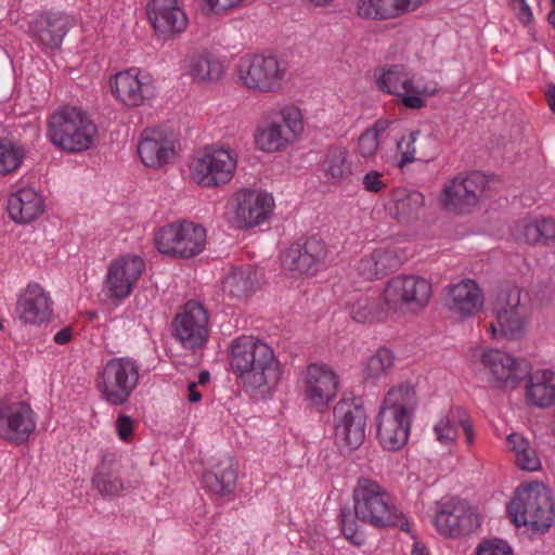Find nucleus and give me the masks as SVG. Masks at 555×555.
Returning <instances> with one entry per match:
<instances>
[{"label":"nucleus","instance_id":"nucleus-1","mask_svg":"<svg viewBox=\"0 0 555 555\" xmlns=\"http://www.w3.org/2000/svg\"><path fill=\"white\" fill-rule=\"evenodd\" d=\"M229 361L244 387L262 392L275 387L282 376L273 348L253 335H241L229 345Z\"/></svg>","mask_w":555,"mask_h":555},{"label":"nucleus","instance_id":"nucleus-2","mask_svg":"<svg viewBox=\"0 0 555 555\" xmlns=\"http://www.w3.org/2000/svg\"><path fill=\"white\" fill-rule=\"evenodd\" d=\"M96 133V125L86 112L75 106L60 107L48 120L49 140L65 152L79 153L89 150Z\"/></svg>","mask_w":555,"mask_h":555},{"label":"nucleus","instance_id":"nucleus-3","mask_svg":"<svg viewBox=\"0 0 555 555\" xmlns=\"http://www.w3.org/2000/svg\"><path fill=\"white\" fill-rule=\"evenodd\" d=\"M352 500L356 517L364 524L375 528L406 525L389 492L375 480L359 478Z\"/></svg>","mask_w":555,"mask_h":555},{"label":"nucleus","instance_id":"nucleus-4","mask_svg":"<svg viewBox=\"0 0 555 555\" xmlns=\"http://www.w3.org/2000/svg\"><path fill=\"white\" fill-rule=\"evenodd\" d=\"M507 511L517 527L528 526L533 530L545 531L554 520L551 490L540 482L521 486L516 490Z\"/></svg>","mask_w":555,"mask_h":555},{"label":"nucleus","instance_id":"nucleus-5","mask_svg":"<svg viewBox=\"0 0 555 555\" xmlns=\"http://www.w3.org/2000/svg\"><path fill=\"white\" fill-rule=\"evenodd\" d=\"M140 366L128 357L109 359L103 364L96 380L101 397L111 405H122L139 385Z\"/></svg>","mask_w":555,"mask_h":555},{"label":"nucleus","instance_id":"nucleus-6","mask_svg":"<svg viewBox=\"0 0 555 555\" xmlns=\"http://www.w3.org/2000/svg\"><path fill=\"white\" fill-rule=\"evenodd\" d=\"M433 295L431 283L420 275L399 274L385 285V306L395 313H418L429 304Z\"/></svg>","mask_w":555,"mask_h":555},{"label":"nucleus","instance_id":"nucleus-7","mask_svg":"<svg viewBox=\"0 0 555 555\" xmlns=\"http://www.w3.org/2000/svg\"><path fill=\"white\" fill-rule=\"evenodd\" d=\"M157 250L175 258H192L206 245V230L192 221L172 222L159 228L154 234Z\"/></svg>","mask_w":555,"mask_h":555},{"label":"nucleus","instance_id":"nucleus-8","mask_svg":"<svg viewBox=\"0 0 555 555\" xmlns=\"http://www.w3.org/2000/svg\"><path fill=\"white\" fill-rule=\"evenodd\" d=\"M378 88L388 94L400 98L401 103L412 109L426 105L425 98L436 93V85H427L401 64L385 66L376 78Z\"/></svg>","mask_w":555,"mask_h":555},{"label":"nucleus","instance_id":"nucleus-9","mask_svg":"<svg viewBox=\"0 0 555 555\" xmlns=\"http://www.w3.org/2000/svg\"><path fill=\"white\" fill-rule=\"evenodd\" d=\"M237 165V155L231 149L205 147L192 158V179L205 188L218 186L231 181Z\"/></svg>","mask_w":555,"mask_h":555},{"label":"nucleus","instance_id":"nucleus-10","mask_svg":"<svg viewBox=\"0 0 555 555\" xmlns=\"http://www.w3.org/2000/svg\"><path fill=\"white\" fill-rule=\"evenodd\" d=\"M285 75V64L276 56L245 55L237 64L240 81L253 91L276 92L282 88Z\"/></svg>","mask_w":555,"mask_h":555},{"label":"nucleus","instance_id":"nucleus-11","mask_svg":"<svg viewBox=\"0 0 555 555\" xmlns=\"http://www.w3.org/2000/svg\"><path fill=\"white\" fill-rule=\"evenodd\" d=\"M366 418V411L357 398L341 399L334 405L335 442L341 451H354L364 442Z\"/></svg>","mask_w":555,"mask_h":555},{"label":"nucleus","instance_id":"nucleus-12","mask_svg":"<svg viewBox=\"0 0 555 555\" xmlns=\"http://www.w3.org/2000/svg\"><path fill=\"white\" fill-rule=\"evenodd\" d=\"M339 377L325 363H311L298 380L299 393L306 404L318 411L325 410L338 392Z\"/></svg>","mask_w":555,"mask_h":555},{"label":"nucleus","instance_id":"nucleus-13","mask_svg":"<svg viewBox=\"0 0 555 555\" xmlns=\"http://www.w3.org/2000/svg\"><path fill=\"white\" fill-rule=\"evenodd\" d=\"M434 525L440 534L459 538L475 532L480 516L466 500L448 498L437 502Z\"/></svg>","mask_w":555,"mask_h":555},{"label":"nucleus","instance_id":"nucleus-14","mask_svg":"<svg viewBox=\"0 0 555 555\" xmlns=\"http://www.w3.org/2000/svg\"><path fill=\"white\" fill-rule=\"evenodd\" d=\"M486 186L487 179L482 173H460L444 183L439 203L449 212L466 214L477 206Z\"/></svg>","mask_w":555,"mask_h":555},{"label":"nucleus","instance_id":"nucleus-15","mask_svg":"<svg viewBox=\"0 0 555 555\" xmlns=\"http://www.w3.org/2000/svg\"><path fill=\"white\" fill-rule=\"evenodd\" d=\"M493 311L501 335L506 338L520 337L530 318L528 295L514 286L499 294Z\"/></svg>","mask_w":555,"mask_h":555},{"label":"nucleus","instance_id":"nucleus-16","mask_svg":"<svg viewBox=\"0 0 555 555\" xmlns=\"http://www.w3.org/2000/svg\"><path fill=\"white\" fill-rule=\"evenodd\" d=\"M208 323L206 309L199 302L190 300L173 319V335L184 348H201L209 336Z\"/></svg>","mask_w":555,"mask_h":555},{"label":"nucleus","instance_id":"nucleus-17","mask_svg":"<svg viewBox=\"0 0 555 555\" xmlns=\"http://www.w3.org/2000/svg\"><path fill=\"white\" fill-rule=\"evenodd\" d=\"M480 361L493 388H516L529 371L525 360H517L500 349L483 350Z\"/></svg>","mask_w":555,"mask_h":555},{"label":"nucleus","instance_id":"nucleus-18","mask_svg":"<svg viewBox=\"0 0 555 555\" xmlns=\"http://www.w3.org/2000/svg\"><path fill=\"white\" fill-rule=\"evenodd\" d=\"M178 140L168 129L155 127L144 129L138 143V155L146 167L158 169L177 156Z\"/></svg>","mask_w":555,"mask_h":555},{"label":"nucleus","instance_id":"nucleus-19","mask_svg":"<svg viewBox=\"0 0 555 555\" xmlns=\"http://www.w3.org/2000/svg\"><path fill=\"white\" fill-rule=\"evenodd\" d=\"M36 428L35 413L23 401H0V438L11 443L25 442Z\"/></svg>","mask_w":555,"mask_h":555},{"label":"nucleus","instance_id":"nucleus-20","mask_svg":"<svg viewBox=\"0 0 555 555\" xmlns=\"http://www.w3.org/2000/svg\"><path fill=\"white\" fill-rule=\"evenodd\" d=\"M145 270L140 256L125 255L116 258L107 268L105 288L109 298H127Z\"/></svg>","mask_w":555,"mask_h":555},{"label":"nucleus","instance_id":"nucleus-21","mask_svg":"<svg viewBox=\"0 0 555 555\" xmlns=\"http://www.w3.org/2000/svg\"><path fill=\"white\" fill-rule=\"evenodd\" d=\"M328 256L326 244L319 237L311 236L304 242L293 243L283 256V266L300 274H315Z\"/></svg>","mask_w":555,"mask_h":555},{"label":"nucleus","instance_id":"nucleus-22","mask_svg":"<svg viewBox=\"0 0 555 555\" xmlns=\"http://www.w3.org/2000/svg\"><path fill=\"white\" fill-rule=\"evenodd\" d=\"M154 90L151 76L137 67L119 72L112 79L113 94L127 106L142 105L154 95Z\"/></svg>","mask_w":555,"mask_h":555},{"label":"nucleus","instance_id":"nucleus-23","mask_svg":"<svg viewBox=\"0 0 555 555\" xmlns=\"http://www.w3.org/2000/svg\"><path fill=\"white\" fill-rule=\"evenodd\" d=\"M234 218L238 227L251 228L264 222L271 215L273 197L258 190H241L235 196Z\"/></svg>","mask_w":555,"mask_h":555},{"label":"nucleus","instance_id":"nucleus-24","mask_svg":"<svg viewBox=\"0 0 555 555\" xmlns=\"http://www.w3.org/2000/svg\"><path fill=\"white\" fill-rule=\"evenodd\" d=\"M52 306L53 301L49 293L41 285L31 283L18 296L16 313L24 323L41 324L50 320Z\"/></svg>","mask_w":555,"mask_h":555},{"label":"nucleus","instance_id":"nucleus-25","mask_svg":"<svg viewBox=\"0 0 555 555\" xmlns=\"http://www.w3.org/2000/svg\"><path fill=\"white\" fill-rule=\"evenodd\" d=\"M483 301V294L478 284L466 279L450 286L447 307L451 313L467 319L481 311Z\"/></svg>","mask_w":555,"mask_h":555},{"label":"nucleus","instance_id":"nucleus-26","mask_svg":"<svg viewBox=\"0 0 555 555\" xmlns=\"http://www.w3.org/2000/svg\"><path fill=\"white\" fill-rule=\"evenodd\" d=\"M149 18L154 29L164 37L180 34L188 25V18L178 7L177 0H153Z\"/></svg>","mask_w":555,"mask_h":555},{"label":"nucleus","instance_id":"nucleus-27","mask_svg":"<svg viewBox=\"0 0 555 555\" xmlns=\"http://www.w3.org/2000/svg\"><path fill=\"white\" fill-rule=\"evenodd\" d=\"M319 178L330 185H340L352 176V162L346 147L328 146L318 166Z\"/></svg>","mask_w":555,"mask_h":555},{"label":"nucleus","instance_id":"nucleus-28","mask_svg":"<svg viewBox=\"0 0 555 555\" xmlns=\"http://www.w3.org/2000/svg\"><path fill=\"white\" fill-rule=\"evenodd\" d=\"M68 20L61 14H46L36 17L29 26L33 39L43 49L55 50L68 30Z\"/></svg>","mask_w":555,"mask_h":555},{"label":"nucleus","instance_id":"nucleus-29","mask_svg":"<svg viewBox=\"0 0 555 555\" xmlns=\"http://www.w3.org/2000/svg\"><path fill=\"white\" fill-rule=\"evenodd\" d=\"M185 73L195 83L210 85L224 75L222 62L207 51L190 54L185 60Z\"/></svg>","mask_w":555,"mask_h":555},{"label":"nucleus","instance_id":"nucleus-30","mask_svg":"<svg viewBox=\"0 0 555 555\" xmlns=\"http://www.w3.org/2000/svg\"><path fill=\"white\" fill-rule=\"evenodd\" d=\"M44 210L42 195L33 188H24L9 197L8 211L12 220L28 223L37 219Z\"/></svg>","mask_w":555,"mask_h":555},{"label":"nucleus","instance_id":"nucleus-31","mask_svg":"<svg viewBox=\"0 0 555 555\" xmlns=\"http://www.w3.org/2000/svg\"><path fill=\"white\" fill-rule=\"evenodd\" d=\"M411 420L379 411L377 438L380 446L389 451L400 450L408 441Z\"/></svg>","mask_w":555,"mask_h":555},{"label":"nucleus","instance_id":"nucleus-32","mask_svg":"<svg viewBox=\"0 0 555 555\" xmlns=\"http://www.w3.org/2000/svg\"><path fill=\"white\" fill-rule=\"evenodd\" d=\"M418 399L415 387L409 383H400L391 387L383 401L380 411L411 420L417 409Z\"/></svg>","mask_w":555,"mask_h":555},{"label":"nucleus","instance_id":"nucleus-33","mask_svg":"<svg viewBox=\"0 0 555 555\" xmlns=\"http://www.w3.org/2000/svg\"><path fill=\"white\" fill-rule=\"evenodd\" d=\"M527 400L539 408H548L555 402V374L551 370H535L526 386Z\"/></svg>","mask_w":555,"mask_h":555},{"label":"nucleus","instance_id":"nucleus-34","mask_svg":"<svg viewBox=\"0 0 555 555\" xmlns=\"http://www.w3.org/2000/svg\"><path fill=\"white\" fill-rule=\"evenodd\" d=\"M350 318L357 323L374 322L384 319L389 311L385 299L367 294L354 295L346 302Z\"/></svg>","mask_w":555,"mask_h":555},{"label":"nucleus","instance_id":"nucleus-35","mask_svg":"<svg viewBox=\"0 0 555 555\" xmlns=\"http://www.w3.org/2000/svg\"><path fill=\"white\" fill-rule=\"evenodd\" d=\"M236 479L237 472L231 460L221 462L215 469L203 475L205 488L220 496L230 495L234 491Z\"/></svg>","mask_w":555,"mask_h":555},{"label":"nucleus","instance_id":"nucleus-36","mask_svg":"<svg viewBox=\"0 0 555 555\" xmlns=\"http://www.w3.org/2000/svg\"><path fill=\"white\" fill-rule=\"evenodd\" d=\"M256 147L266 153H275L285 150L294 141L287 135L283 125L276 121L266 122L256 128Z\"/></svg>","mask_w":555,"mask_h":555},{"label":"nucleus","instance_id":"nucleus-37","mask_svg":"<svg viewBox=\"0 0 555 555\" xmlns=\"http://www.w3.org/2000/svg\"><path fill=\"white\" fill-rule=\"evenodd\" d=\"M425 206V196L415 190H398L393 195L392 214L400 222L418 219Z\"/></svg>","mask_w":555,"mask_h":555},{"label":"nucleus","instance_id":"nucleus-38","mask_svg":"<svg viewBox=\"0 0 555 555\" xmlns=\"http://www.w3.org/2000/svg\"><path fill=\"white\" fill-rule=\"evenodd\" d=\"M258 278L255 269L245 266L233 270L223 281L222 289L230 297L242 299L256 291Z\"/></svg>","mask_w":555,"mask_h":555},{"label":"nucleus","instance_id":"nucleus-39","mask_svg":"<svg viewBox=\"0 0 555 555\" xmlns=\"http://www.w3.org/2000/svg\"><path fill=\"white\" fill-rule=\"evenodd\" d=\"M357 14L361 18L384 21L404 14L401 0H358Z\"/></svg>","mask_w":555,"mask_h":555},{"label":"nucleus","instance_id":"nucleus-40","mask_svg":"<svg viewBox=\"0 0 555 555\" xmlns=\"http://www.w3.org/2000/svg\"><path fill=\"white\" fill-rule=\"evenodd\" d=\"M463 417L464 409L461 406L451 408L434 426L437 441L444 446L454 443L459 436L457 426H460V422H464Z\"/></svg>","mask_w":555,"mask_h":555},{"label":"nucleus","instance_id":"nucleus-41","mask_svg":"<svg viewBox=\"0 0 555 555\" xmlns=\"http://www.w3.org/2000/svg\"><path fill=\"white\" fill-rule=\"evenodd\" d=\"M395 354L387 348H379L366 359L363 365V376L366 380H377L385 377L395 365Z\"/></svg>","mask_w":555,"mask_h":555},{"label":"nucleus","instance_id":"nucleus-42","mask_svg":"<svg viewBox=\"0 0 555 555\" xmlns=\"http://www.w3.org/2000/svg\"><path fill=\"white\" fill-rule=\"evenodd\" d=\"M386 130V122L377 120L372 127L363 131L358 139V153L365 159H372L379 147V137Z\"/></svg>","mask_w":555,"mask_h":555},{"label":"nucleus","instance_id":"nucleus-43","mask_svg":"<svg viewBox=\"0 0 555 555\" xmlns=\"http://www.w3.org/2000/svg\"><path fill=\"white\" fill-rule=\"evenodd\" d=\"M92 482L94 488L102 495L115 496L120 494L124 490L121 479L104 464L98 468Z\"/></svg>","mask_w":555,"mask_h":555},{"label":"nucleus","instance_id":"nucleus-44","mask_svg":"<svg viewBox=\"0 0 555 555\" xmlns=\"http://www.w3.org/2000/svg\"><path fill=\"white\" fill-rule=\"evenodd\" d=\"M373 251L383 278L398 270L406 258L398 247H379Z\"/></svg>","mask_w":555,"mask_h":555},{"label":"nucleus","instance_id":"nucleus-45","mask_svg":"<svg viewBox=\"0 0 555 555\" xmlns=\"http://www.w3.org/2000/svg\"><path fill=\"white\" fill-rule=\"evenodd\" d=\"M420 131H411L408 135H403L401 140L397 143L398 151L400 152V159L398 162L399 167H404L408 164H411L417 160L416 154L417 150L415 147V143L420 139ZM434 153L423 152L422 156L418 159H424L427 157H433Z\"/></svg>","mask_w":555,"mask_h":555},{"label":"nucleus","instance_id":"nucleus-46","mask_svg":"<svg viewBox=\"0 0 555 555\" xmlns=\"http://www.w3.org/2000/svg\"><path fill=\"white\" fill-rule=\"evenodd\" d=\"M279 114L282 118L284 130L295 141L304 130L301 111L294 104H287L280 109Z\"/></svg>","mask_w":555,"mask_h":555},{"label":"nucleus","instance_id":"nucleus-47","mask_svg":"<svg viewBox=\"0 0 555 555\" xmlns=\"http://www.w3.org/2000/svg\"><path fill=\"white\" fill-rule=\"evenodd\" d=\"M24 159V150L21 146L0 142V173L8 175L15 171Z\"/></svg>","mask_w":555,"mask_h":555},{"label":"nucleus","instance_id":"nucleus-48","mask_svg":"<svg viewBox=\"0 0 555 555\" xmlns=\"http://www.w3.org/2000/svg\"><path fill=\"white\" fill-rule=\"evenodd\" d=\"M340 527L344 537L349 540L354 545H362L364 543L363 534L359 533V526L357 520H359L356 515L353 516L350 511L344 508L340 509Z\"/></svg>","mask_w":555,"mask_h":555},{"label":"nucleus","instance_id":"nucleus-49","mask_svg":"<svg viewBox=\"0 0 555 555\" xmlns=\"http://www.w3.org/2000/svg\"><path fill=\"white\" fill-rule=\"evenodd\" d=\"M356 274L364 281H374L383 278L374 251L364 255L353 267Z\"/></svg>","mask_w":555,"mask_h":555},{"label":"nucleus","instance_id":"nucleus-50","mask_svg":"<svg viewBox=\"0 0 555 555\" xmlns=\"http://www.w3.org/2000/svg\"><path fill=\"white\" fill-rule=\"evenodd\" d=\"M537 229L534 219H526L516 225L514 236L526 244H538Z\"/></svg>","mask_w":555,"mask_h":555},{"label":"nucleus","instance_id":"nucleus-51","mask_svg":"<svg viewBox=\"0 0 555 555\" xmlns=\"http://www.w3.org/2000/svg\"><path fill=\"white\" fill-rule=\"evenodd\" d=\"M477 555H513L509 545L498 539L483 541L476 551Z\"/></svg>","mask_w":555,"mask_h":555},{"label":"nucleus","instance_id":"nucleus-52","mask_svg":"<svg viewBox=\"0 0 555 555\" xmlns=\"http://www.w3.org/2000/svg\"><path fill=\"white\" fill-rule=\"evenodd\" d=\"M362 185L367 192L379 193L387 186V180L383 172L370 170L363 176Z\"/></svg>","mask_w":555,"mask_h":555},{"label":"nucleus","instance_id":"nucleus-53","mask_svg":"<svg viewBox=\"0 0 555 555\" xmlns=\"http://www.w3.org/2000/svg\"><path fill=\"white\" fill-rule=\"evenodd\" d=\"M538 244L546 245L555 240V221L552 219H534Z\"/></svg>","mask_w":555,"mask_h":555},{"label":"nucleus","instance_id":"nucleus-54","mask_svg":"<svg viewBox=\"0 0 555 555\" xmlns=\"http://www.w3.org/2000/svg\"><path fill=\"white\" fill-rule=\"evenodd\" d=\"M515 463L520 469L528 472H535L541 467L540 459L535 450L531 447L522 454L518 455L515 459Z\"/></svg>","mask_w":555,"mask_h":555},{"label":"nucleus","instance_id":"nucleus-55","mask_svg":"<svg viewBox=\"0 0 555 555\" xmlns=\"http://www.w3.org/2000/svg\"><path fill=\"white\" fill-rule=\"evenodd\" d=\"M115 428L118 438L128 442L133 435L134 422L129 415L119 414L115 422Z\"/></svg>","mask_w":555,"mask_h":555},{"label":"nucleus","instance_id":"nucleus-56","mask_svg":"<svg viewBox=\"0 0 555 555\" xmlns=\"http://www.w3.org/2000/svg\"><path fill=\"white\" fill-rule=\"evenodd\" d=\"M507 443L509 449L515 453V459L530 448L529 441L517 433L507 436Z\"/></svg>","mask_w":555,"mask_h":555},{"label":"nucleus","instance_id":"nucleus-57","mask_svg":"<svg viewBox=\"0 0 555 555\" xmlns=\"http://www.w3.org/2000/svg\"><path fill=\"white\" fill-rule=\"evenodd\" d=\"M211 11L220 12L235 8L242 3L243 0H204Z\"/></svg>","mask_w":555,"mask_h":555},{"label":"nucleus","instance_id":"nucleus-58","mask_svg":"<svg viewBox=\"0 0 555 555\" xmlns=\"http://www.w3.org/2000/svg\"><path fill=\"white\" fill-rule=\"evenodd\" d=\"M464 422H460V426L463 427V430H464V434H465V439H466V443L468 446H472L474 443V439H475V434H474V430H473V427H472V424H470V420H469V416L467 414V412L464 410V417H463Z\"/></svg>","mask_w":555,"mask_h":555},{"label":"nucleus","instance_id":"nucleus-59","mask_svg":"<svg viewBox=\"0 0 555 555\" xmlns=\"http://www.w3.org/2000/svg\"><path fill=\"white\" fill-rule=\"evenodd\" d=\"M70 339H72V328L69 326H66V327L60 330L53 337V340L57 345H65V344L69 343Z\"/></svg>","mask_w":555,"mask_h":555},{"label":"nucleus","instance_id":"nucleus-60","mask_svg":"<svg viewBox=\"0 0 555 555\" xmlns=\"http://www.w3.org/2000/svg\"><path fill=\"white\" fill-rule=\"evenodd\" d=\"M197 383L190 382L188 385V400L192 403H196L201 400L202 393L197 389Z\"/></svg>","mask_w":555,"mask_h":555},{"label":"nucleus","instance_id":"nucleus-61","mask_svg":"<svg viewBox=\"0 0 555 555\" xmlns=\"http://www.w3.org/2000/svg\"><path fill=\"white\" fill-rule=\"evenodd\" d=\"M545 96L551 111L555 113V85H551L547 87Z\"/></svg>","mask_w":555,"mask_h":555},{"label":"nucleus","instance_id":"nucleus-62","mask_svg":"<svg viewBox=\"0 0 555 555\" xmlns=\"http://www.w3.org/2000/svg\"><path fill=\"white\" fill-rule=\"evenodd\" d=\"M411 555H431L424 544L415 541L411 550Z\"/></svg>","mask_w":555,"mask_h":555},{"label":"nucleus","instance_id":"nucleus-63","mask_svg":"<svg viewBox=\"0 0 555 555\" xmlns=\"http://www.w3.org/2000/svg\"><path fill=\"white\" fill-rule=\"evenodd\" d=\"M522 1V8L520 10V13H519V18L525 23H529L532 18V13L530 11V8L525 3L524 0Z\"/></svg>","mask_w":555,"mask_h":555},{"label":"nucleus","instance_id":"nucleus-64","mask_svg":"<svg viewBox=\"0 0 555 555\" xmlns=\"http://www.w3.org/2000/svg\"><path fill=\"white\" fill-rule=\"evenodd\" d=\"M209 372L208 371H202L198 375V379H197V386L199 385H206L208 382H209Z\"/></svg>","mask_w":555,"mask_h":555}]
</instances>
